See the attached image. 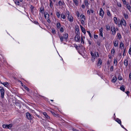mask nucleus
<instances>
[{"label": "nucleus", "instance_id": "f257e3e1", "mask_svg": "<svg viewBox=\"0 0 131 131\" xmlns=\"http://www.w3.org/2000/svg\"><path fill=\"white\" fill-rule=\"evenodd\" d=\"M118 24L119 25H121V26L122 25H122L124 26H125L126 25V21L123 19H121V21L119 23H118Z\"/></svg>", "mask_w": 131, "mask_h": 131}, {"label": "nucleus", "instance_id": "f03ea898", "mask_svg": "<svg viewBox=\"0 0 131 131\" xmlns=\"http://www.w3.org/2000/svg\"><path fill=\"white\" fill-rule=\"evenodd\" d=\"M26 115L27 118L29 120H30L32 119V116L28 112H27L26 113Z\"/></svg>", "mask_w": 131, "mask_h": 131}, {"label": "nucleus", "instance_id": "7ed1b4c3", "mask_svg": "<svg viewBox=\"0 0 131 131\" xmlns=\"http://www.w3.org/2000/svg\"><path fill=\"white\" fill-rule=\"evenodd\" d=\"M111 31L112 32V34L113 35H114L115 34L116 32L115 28L114 26H112L111 27Z\"/></svg>", "mask_w": 131, "mask_h": 131}, {"label": "nucleus", "instance_id": "20e7f679", "mask_svg": "<svg viewBox=\"0 0 131 131\" xmlns=\"http://www.w3.org/2000/svg\"><path fill=\"white\" fill-rule=\"evenodd\" d=\"M99 15L100 16H101L102 17V18L103 17L104 15V12L103 11L102 8H100Z\"/></svg>", "mask_w": 131, "mask_h": 131}, {"label": "nucleus", "instance_id": "39448f33", "mask_svg": "<svg viewBox=\"0 0 131 131\" xmlns=\"http://www.w3.org/2000/svg\"><path fill=\"white\" fill-rule=\"evenodd\" d=\"M79 34H77L75 38V41L77 42H79L80 41V36H79Z\"/></svg>", "mask_w": 131, "mask_h": 131}, {"label": "nucleus", "instance_id": "423d86ee", "mask_svg": "<svg viewBox=\"0 0 131 131\" xmlns=\"http://www.w3.org/2000/svg\"><path fill=\"white\" fill-rule=\"evenodd\" d=\"M118 41L117 40H116L115 41L114 40L113 41L114 46L115 47H117L118 46Z\"/></svg>", "mask_w": 131, "mask_h": 131}, {"label": "nucleus", "instance_id": "0eeeda50", "mask_svg": "<svg viewBox=\"0 0 131 131\" xmlns=\"http://www.w3.org/2000/svg\"><path fill=\"white\" fill-rule=\"evenodd\" d=\"M0 92L1 94V97L3 99L4 98V96L5 93L4 90H3L1 91H0Z\"/></svg>", "mask_w": 131, "mask_h": 131}, {"label": "nucleus", "instance_id": "6e6552de", "mask_svg": "<svg viewBox=\"0 0 131 131\" xmlns=\"http://www.w3.org/2000/svg\"><path fill=\"white\" fill-rule=\"evenodd\" d=\"M102 63V62L101 58H99L97 64V66H100L101 64Z\"/></svg>", "mask_w": 131, "mask_h": 131}, {"label": "nucleus", "instance_id": "1a4fd4ad", "mask_svg": "<svg viewBox=\"0 0 131 131\" xmlns=\"http://www.w3.org/2000/svg\"><path fill=\"white\" fill-rule=\"evenodd\" d=\"M90 53L92 57V60L94 61V60L95 59V56L94 54L92 52H91Z\"/></svg>", "mask_w": 131, "mask_h": 131}, {"label": "nucleus", "instance_id": "9d476101", "mask_svg": "<svg viewBox=\"0 0 131 131\" xmlns=\"http://www.w3.org/2000/svg\"><path fill=\"white\" fill-rule=\"evenodd\" d=\"M68 19L70 22H72L73 21V17L72 16H68Z\"/></svg>", "mask_w": 131, "mask_h": 131}, {"label": "nucleus", "instance_id": "9b49d317", "mask_svg": "<svg viewBox=\"0 0 131 131\" xmlns=\"http://www.w3.org/2000/svg\"><path fill=\"white\" fill-rule=\"evenodd\" d=\"M80 26L82 32L84 34H85L86 33V31L84 28H83L82 26L80 25Z\"/></svg>", "mask_w": 131, "mask_h": 131}, {"label": "nucleus", "instance_id": "f8f14e48", "mask_svg": "<svg viewBox=\"0 0 131 131\" xmlns=\"http://www.w3.org/2000/svg\"><path fill=\"white\" fill-rule=\"evenodd\" d=\"M119 48H121V49H122L123 48H124V44L123 43V42L122 41H121L120 42Z\"/></svg>", "mask_w": 131, "mask_h": 131}, {"label": "nucleus", "instance_id": "ddd939ff", "mask_svg": "<svg viewBox=\"0 0 131 131\" xmlns=\"http://www.w3.org/2000/svg\"><path fill=\"white\" fill-rule=\"evenodd\" d=\"M50 112L54 116L56 117H59V115L58 114H56L54 112L51 111Z\"/></svg>", "mask_w": 131, "mask_h": 131}, {"label": "nucleus", "instance_id": "4468645a", "mask_svg": "<svg viewBox=\"0 0 131 131\" xmlns=\"http://www.w3.org/2000/svg\"><path fill=\"white\" fill-rule=\"evenodd\" d=\"M117 78L115 76L113 77L112 81V82L115 83L117 80Z\"/></svg>", "mask_w": 131, "mask_h": 131}, {"label": "nucleus", "instance_id": "2eb2a0df", "mask_svg": "<svg viewBox=\"0 0 131 131\" xmlns=\"http://www.w3.org/2000/svg\"><path fill=\"white\" fill-rule=\"evenodd\" d=\"M43 114L45 116V117L47 119L50 118V117L48 115H47L46 112H44L43 113Z\"/></svg>", "mask_w": 131, "mask_h": 131}, {"label": "nucleus", "instance_id": "dca6fc26", "mask_svg": "<svg viewBox=\"0 0 131 131\" xmlns=\"http://www.w3.org/2000/svg\"><path fill=\"white\" fill-rule=\"evenodd\" d=\"M125 86L122 85L120 87V89L122 91L124 92L125 91Z\"/></svg>", "mask_w": 131, "mask_h": 131}, {"label": "nucleus", "instance_id": "f3484780", "mask_svg": "<svg viewBox=\"0 0 131 131\" xmlns=\"http://www.w3.org/2000/svg\"><path fill=\"white\" fill-rule=\"evenodd\" d=\"M3 84L5 87L7 88H8L9 86V84L7 82H5V83H3Z\"/></svg>", "mask_w": 131, "mask_h": 131}, {"label": "nucleus", "instance_id": "a211bd4d", "mask_svg": "<svg viewBox=\"0 0 131 131\" xmlns=\"http://www.w3.org/2000/svg\"><path fill=\"white\" fill-rule=\"evenodd\" d=\"M124 64L126 67H127L128 66V61L127 59H125L124 60Z\"/></svg>", "mask_w": 131, "mask_h": 131}, {"label": "nucleus", "instance_id": "6ab92c4d", "mask_svg": "<svg viewBox=\"0 0 131 131\" xmlns=\"http://www.w3.org/2000/svg\"><path fill=\"white\" fill-rule=\"evenodd\" d=\"M15 104L17 108H20L21 106V105L19 103H16Z\"/></svg>", "mask_w": 131, "mask_h": 131}, {"label": "nucleus", "instance_id": "aec40b11", "mask_svg": "<svg viewBox=\"0 0 131 131\" xmlns=\"http://www.w3.org/2000/svg\"><path fill=\"white\" fill-rule=\"evenodd\" d=\"M61 17L63 18V19H65L66 18V16L63 13H62L61 14Z\"/></svg>", "mask_w": 131, "mask_h": 131}, {"label": "nucleus", "instance_id": "412c9836", "mask_svg": "<svg viewBox=\"0 0 131 131\" xmlns=\"http://www.w3.org/2000/svg\"><path fill=\"white\" fill-rule=\"evenodd\" d=\"M118 79L119 80H122L123 78L122 77L121 75V74L119 73L118 77Z\"/></svg>", "mask_w": 131, "mask_h": 131}, {"label": "nucleus", "instance_id": "4be33fe9", "mask_svg": "<svg viewBox=\"0 0 131 131\" xmlns=\"http://www.w3.org/2000/svg\"><path fill=\"white\" fill-rule=\"evenodd\" d=\"M68 36V34L67 33H65L63 35V37L65 39H67Z\"/></svg>", "mask_w": 131, "mask_h": 131}, {"label": "nucleus", "instance_id": "5701e85b", "mask_svg": "<svg viewBox=\"0 0 131 131\" xmlns=\"http://www.w3.org/2000/svg\"><path fill=\"white\" fill-rule=\"evenodd\" d=\"M30 9H31V12L32 13H33L34 11V7L32 6V5H31L30 7Z\"/></svg>", "mask_w": 131, "mask_h": 131}, {"label": "nucleus", "instance_id": "b1692460", "mask_svg": "<svg viewBox=\"0 0 131 131\" xmlns=\"http://www.w3.org/2000/svg\"><path fill=\"white\" fill-rule=\"evenodd\" d=\"M45 17L46 19V17H47L48 18H49V15L48 13H47L46 14H45Z\"/></svg>", "mask_w": 131, "mask_h": 131}, {"label": "nucleus", "instance_id": "393cba45", "mask_svg": "<svg viewBox=\"0 0 131 131\" xmlns=\"http://www.w3.org/2000/svg\"><path fill=\"white\" fill-rule=\"evenodd\" d=\"M127 8L128 9L130 12H131V7L129 5L127 4Z\"/></svg>", "mask_w": 131, "mask_h": 131}, {"label": "nucleus", "instance_id": "a878e982", "mask_svg": "<svg viewBox=\"0 0 131 131\" xmlns=\"http://www.w3.org/2000/svg\"><path fill=\"white\" fill-rule=\"evenodd\" d=\"M57 28H59L60 27L61 25L60 23L59 22H58L57 23Z\"/></svg>", "mask_w": 131, "mask_h": 131}, {"label": "nucleus", "instance_id": "bb28decb", "mask_svg": "<svg viewBox=\"0 0 131 131\" xmlns=\"http://www.w3.org/2000/svg\"><path fill=\"white\" fill-rule=\"evenodd\" d=\"M123 14L125 18L126 19H127L128 18V16L127 14H126L125 13H124Z\"/></svg>", "mask_w": 131, "mask_h": 131}, {"label": "nucleus", "instance_id": "cd10ccee", "mask_svg": "<svg viewBox=\"0 0 131 131\" xmlns=\"http://www.w3.org/2000/svg\"><path fill=\"white\" fill-rule=\"evenodd\" d=\"M116 121L119 124H120L121 125V120L118 119V118H117L116 119Z\"/></svg>", "mask_w": 131, "mask_h": 131}, {"label": "nucleus", "instance_id": "c85d7f7f", "mask_svg": "<svg viewBox=\"0 0 131 131\" xmlns=\"http://www.w3.org/2000/svg\"><path fill=\"white\" fill-rule=\"evenodd\" d=\"M56 14L58 18H59L60 17V14L59 12H58L56 13Z\"/></svg>", "mask_w": 131, "mask_h": 131}, {"label": "nucleus", "instance_id": "c756f323", "mask_svg": "<svg viewBox=\"0 0 131 131\" xmlns=\"http://www.w3.org/2000/svg\"><path fill=\"white\" fill-rule=\"evenodd\" d=\"M107 15L109 16H111V13L110 11L109 10H107Z\"/></svg>", "mask_w": 131, "mask_h": 131}, {"label": "nucleus", "instance_id": "7c9ffc66", "mask_svg": "<svg viewBox=\"0 0 131 131\" xmlns=\"http://www.w3.org/2000/svg\"><path fill=\"white\" fill-rule=\"evenodd\" d=\"M73 2L75 3V5H78V2L77 0H73Z\"/></svg>", "mask_w": 131, "mask_h": 131}, {"label": "nucleus", "instance_id": "2f4dec72", "mask_svg": "<svg viewBox=\"0 0 131 131\" xmlns=\"http://www.w3.org/2000/svg\"><path fill=\"white\" fill-rule=\"evenodd\" d=\"M80 17L81 18H84V20H85V16L83 14H81L80 15Z\"/></svg>", "mask_w": 131, "mask_h": 131}, {"label": "nucleus", "instance_id": "473e14b6", "mask_svg": "<svg viewBox=\"0 0 131 131\" xmlns=\"http://www.w3.org/2000/svg\"><path fill=\"white\" fill-rule=\"evenodd\" d=\"M114 20L115 21V23L117 24V17H114Z\"/></svg>", "mask_w": 131, "mask_h": 131}, {"label": "nucleus", "instance_id": "72a5a7b5", "mask_svg": "<svg viewBox=\"0 0 131 131\" xmlns=\"http://www.w3.org/2000/svg\"><path fill=\"white\" fill-rule=\"evenodd\" d=\"M115 49L114 48H113L111 50V53L112 54L113 53V55H114V53L115 52Z\"/></svg>", "mask_w": 131, "mask_h": 131}, {"label": "nucleus", "instance_id": "f704fd0d", "mask_svg": "<svg viewBox=\"0 0 131 131\" xmlns=\"http://www.w3.org/2000/svg\"><path fill=\"white\" fill-rule=\"evenodd\" d=\"M13 125V124H10L8 125V127H9L8 129H11L12 128V127Z\"/></svg>", "mask_w": 131, "mask_h": 131}, {"label": "nucleus", "instance_id": "c9c22d12", "mask_svg": "<svg viewBox=\"0 0 131 131\" xmlns=\"http://www.w3.org/2000/svg\"><path fill=\"white\" fill-rule=\"evenodd\" d=\"M40 11L41 13H42L44 11L43 7H40Z\"/></svg>", "mask_w": 131, "mask_h": 131}, {"label": "nucleus", "instance_id": "e433bc0d", "mask_svg": "<svg viewBox=\"0 0 131 131\" xmlns=\"http://www.w3.org/2000/svg\"><path fill=\"white\" fill-rule=\"evenodd\" d=\"M59 37L60 38V40L61 41H62L63 40V38L62 36H59Z\"/></svg>", "mask_w": 131, "mask_h": 131}, {"label": "nucleus", "instance_id": "4c0bfd02", "mask_svg": "<svg viewBox=\"0 0 131 131\" xmlns=\"http://www.w3.org/2000/svg\"><path fill=\"white\" fill-rule=\"evenodd\" d=\"M24 88L27 91H29V89L26 86H25L24 85Z\"/></svg>", "mask_w": 131, "mask_h": 131}, {"label": "nucleus", "instance_id": "58836bf2", "mask_svg": "<svg viewBox=\"0 0 131 131\" xmlns=\"http://www.w3.org/2000/svg\"><path fill=\"white\" fill-rule=\"evenodd\" d=\"M50 1V6L51 7H52V6H53L51 0H49Z\"/></svg>", "mask_w": 131, "mask_h": 131}, {"label": "nucleus", "instance_id": "ea45409f", "mask_svg": "<svg viewBox=\"0 0 131 131\" xmlns=\"http://www.w3.org/2000/svg\"><path fill=\"white\" fill-rule=\"evenodd\" d=\"M52 32L54 34H56V32L55 31V30L54 29H52Z\"/></svg>", "mask_w": 131, "mask_h": 131}, {"label": "nucleus", "instance_id": "a19ab883", "mask_svg": "<svg viewBox=\"0 0 131 131\" xmlns=\"http://www.w3.org/2000/svg\"><path fill=\"white\" fill-rule=\"evenodd\" d=\"M58 4L59 6H61L62 5H63V3L61 2V1H59V2Z\"/></svg>", "mask_w": 131, "mask_h": 131}, {"label": "nucleus", "instance_id": "79ce46f5", "mask_svg": "<svg viewBox=\"0 0 131 131\" xmlns=\"http://www.w3.org/2000/svg\"><path fill=\"white\" fill-rule=\"evenodd\" d=\"M106 28L107 30H110V26L108 25L106 26Z\"/></svg>", "mask_w": 131, "mask_h": 131}, {"label": "nucleus", "instance_id": "37998d69", "mask_svg": "<svg viewBox=\"0 0 131 131\" xmlns=\"http://www.w3.org/2000/svg\"><path fill=\"white\" fill-rule=\"evenodd\" d=\"M117 60L114 59V63L115 64V63H116V66L117 64Z\"/></svg>", "mask_w": 131, "mask_h": 131}, {"label": "nucleus", "instance_id": "c03bdc74", "mask_svg": "<svg viewBox=\"0 0 131 131\" xmlns=\"http://www.w3.org/2000/svg\"><path fill=\"white\" fill-rule=\"evenodd\" d=\"M87 32L88 33L90 37V38L92 37V36H91V33L89 31H87Z\"/></svg>", "mask_w": 131, "mask_h": 131}, {"label": "nucleus", "instance_id": "a18cd8bd", "mask_svg": "<svg viewBox=\"0 0 131 131\" xmlns=\"http://www.w3.org/2000/svg\"><path fill=\"white\" fill-rule=\"evenodd\" d=\"M60 31L61 32H62L64 31V29L62 27H61V28L60 29Z\"/></svg>", "mask_w": 131, "mask_h": 131}, {"label": "nucleus", "instance_id": "49530a36", "mask_svg": "<svg viewBox=\"0 0 131 131\" xmlns=\"http://www.w3.org/2000/svg\"><path fill=\"white\" fill-rule=\"evenodd\" d=\"M7 125L4 124L2 125V127L4 128L7 129Z\"/></svg>", "mask_w": 131, "mask_h": 131}, {"label": "nucleus", "instance_id": "de8ad7c7", "mask_svg": "<svg viewBox=\"0 0 131 131\" xmlns=\"http://www.w3.org/2000/svg\"><path fill=\"white\" fill-rule=\"evenodd\" d=\"M98 35H94V37L96 39H97L98 38Z\"/></svg>", "mask_w": 131, "mask_h": 131}, {"label": "nucleus", "instance_id": "09e8293b", "mask_svg": "<svg viewBox=\"0 0 131 131\" xmlns=\"http://www.w3.org/2000/svg\"><path fill=\"white\" fill-rule=\"evenodd\" d=\"M117 36L118 37H119V39L121 38V34L119 33H117Z\"/></svg>", "mask_w": 131, "mask_h": 131}, {"label": "nucleus", "instance_id": "8fccbe9b", "mask_svg": "<svg viewBox=\"0 0 131 131\" xmlns=\"http://www.w3.org/2000/svg\"><path fill=\"white\" fill-rule=\"evenodd\" d=\"M117 5L118 6L120 7H121L122 6L121 4L120 3H118Z\"/></svg>", "mask_w": 131, "mask_h": 131}, {"label": "nucleus", "instance_id": "3c124183", "mask_svg": "<svg viewBox=\"0 0 131 131\" xmlns=\"http://www.w3.org/2000/svg\"><path fill=\"white\" fill-rule=\"evenodd\" d=\"M75 30L76 31H78V32L79 31V28L78 27H76Z\"/></svg>", "mask_w": 131, "mask_h": 131}, {"label": "nucleus", "instance_id": "603ef678", "mask_svg": "<svg viewBox=\"0 0 131 131\" xmlns=\"http://www.w3.org/2000/svg\"><path fill=\"white\" fill-rule=\"evenodd\" d=\"M15 3L18 5H19V2L18 1H17L15 2Z\"/></svg>", "mask_w": 131, "mask_h": 131}, {"label": "nucleus", "instance_id": "864d4df0", "mask_svg": "<svg viewBox=\"0 0 131 131\" xmlns=\"http://www.w3.org/2000/svg\"><path fill=\"white\" fill-rule=\"evenodd\" d=\"M81 43H82L83 42V43L84 44V41L83 40V39L82 37H81Z\"/></svg>", "mask_w": 131, "mask_h": 131}, {"label": "nucleus", "instance_id": "5fc2aeb1", "mask_svg": "<svg viewBox=\"0 0 131 131\" xmlns=\"http://www.w3.org/2000/svg\"><path fill=\"white\" fill-rule=\"evenodd\" d=\"M126 54V52H125V48L124 49V51L123 53V56H125Z\"/></svg>", "mask_w": 131, "mask_h": 131}, {"label": "nucleus", "instance_id": "6e6d98bb", "mask_svg": "<svg viewBox=\"0 0 131 131\" xmlns=\"http://www.w3.org/2000/svg\"><path fill=\"white\" fill-rule=\"evenodd\" d=\"M99 32H102L103 31V28L101 27L100 29H99Z\"/></svg>", "mask_w": 131, "mask_h": 131}, {"label": "nucleus", "instance_id": "4d7b16f0", "mask_svg": "<svg viewBox=\"0 0 131 131\" xmlns=\"http://www.w3.org/2000/svg\"><path fill=\"white\" fill-rule=\"evenodd\" d=\"M99 35L101 36L102 37H103V35L102 32H99Z\"/></svg>", "mask_w": 131, "mask_h": 131}, {"label": "nucleus", "instance_id": "13d9d810", "mask_svg": "<svg viewBox=\"0 0 131 131\" xmlns=\"http://www.w3.org/2000/svg\"><path fill=\"white\" fill-rule=\"evenodd\" d=\"M34 23L35 24H39L38 23L37 21H34Z\"/></svg>", "mask_w": 131, "mask_h": 131}, {"label": "nucleus", "instance_id": "bf43d9fd", "mask_svg": "<svg viewBox=\"0 0 131 131\" xmlns=\"http://www.w3.org/2000/svg\"><path fill=\"white\" fill-rule=\"evenodd\" d=\"M110 70L111 71H113V67L112 66Z\"/></svg>", "mask_w": 131, "mask_h": 131}, {"label": "nucleus", "instance_id": "052dcab7", "mask_svg": "<svg viewBox=\"0 0 131 131\" xmlns=\"http://www.w3.org/2000/svg\"><path fill=\"white\" fill-rule=\"evenodd\" d=\"M4 90V89L3 88V87L0 86V91H2V90Z\"/></svg>", "mask_w": 131, "mask_h": 131}, {"label": "nucleus", "instance_id": "680f3d73", "mask_svg": "<svg viewBox=\"0 0 131 131\" xmlns=\"http://www.w3.org/2000/svg\"><path fill=\"white\" fill-rule=\"evenodd\" d=\"M66 13L67 15H68V16H70V13L69 11H67V12Z\"/></svg>", "mask_w": 131, "mask_h": 131}, {"label": "nucleus", "instance_id": "e2e57ef3", "mask_svg": "<svg viewBox=\"0 0 131 131\" xmlns=\"http://www.w3.org/2000/svg\"><path fill=\"white\" fill-rule=\"evenodd\" d=\"M81 23L82 24H83L84 23V21L83 20H81Z\"/></svg>", "mask_w": 131, "mask_h": 131}, {"label": "nucleus", "instance_id": "0e129e2a", "mask_svg": "<svg viewBox=\"0 0 131 131\" xmlns=\"http://www.w3.org/2000/svg\"><path fill=\"white\" fill-rule=\"evenodd\" d=\"M77 15L78 17H79V16L80 15L79 12L78 11L77 13Z\"/></svg>", "mask_w": 131, "mask_h": 131}, {"label": "nucleus", "instance_id": "69168bd1", "mask_svg": "<svg viewBox=\"0 0 131 131\" xmlns=\"http://www.w3.org/2000/svg\"><path fill=\"white\" fill-rule=\"evenodd\" d=\"M122 1L124 4H126V2L125 0H122Z\"/></svg>", "mask_w": 131, "mask_h": 131}, {"label": "nucleus", "instance_id": "338daca9", "mask_svg": "<svg viewBox=\"0 0 131 131\" xmlns=\"http://www.w3.org/2000/svg\"><path fill=\"white\" fill-rule=\"evenodd\" d=\"M129 78L130 79H131V73H130L129 75Z\"/></svg>", "mask_w": 131, "mask_h": 131}, {"label": "nucleus", "instance_id": "774afa93", "mask_svg": "<svg viewBox=\"0 0 131 131\" xmlns=\"http://www.w3.org/2000/svg\"><path fill=\"white\" fill-rule=\"evenodd\" d=\"M72 130L73 131H79L77 130L76 129H74V128Z\"/></svg>", "mask_w": 131, "mask_h": 131}]
</instances>
